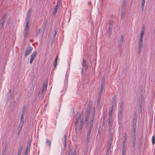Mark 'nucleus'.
<instances>
[{
  "label": "nucleus",
  "instance_id": "obj_23",
  "mask_svg": "<svg viewBox=\"0 0 155 155\" xmlns=\"http://www.w3.org/2000/svg\"><path fill=\"white\" fill-rule=\"evenodd\" d=\"M61 0H58V1L57 3V5H56L55 7L59 8V7L61 5Z\"/></svg>",
  "mask_w": 155,
  "mask_h": 155
},
{
  "label": "nucleus",
  "instance_id": "obj_2",
  "mask_svg": "<svg viewBox=\"0 0 155 155\" xmlns=\"http://www.w3.org/2000/svg\"><path fill=\"white\" fill-rule=\"evenodd\" d=\"M113 120H108L109 131L110 134V135L113 136V134L114 132L115 126L113 125Z\"/></svg>",
  "mask_w": 155,
  "mask_h": 155
},
{
  "label": "nucleus",
  "instance_id": "obj_48",
  "mask_svg": "<svg viewBox=\"0 0 155 155\" xmlns=\"http://www.w3.org/2000/svg\"><path fill=\"white\" fill-rule=\"evenodd\" d=\"M145 0H142V3L141 4H144L145 3Z\"/></svg>",
  "mask_w": 155,
  "mask_h": 155
},
{
  "label": "nucleus",
  "instance_id": "obj_24",
  "mask_svg": "<svg viewBox=\"0 0 155 155\" xmlns=\"http://www.w3.org/2000/svg\"><path fill=\"white\" fill-rule=\"evenodd\" d=\"M106 117L104 116L103 118V126H104L106 124Z\"/></svg>",
  "mask_w": 155,
  "mask_h": 155
},
{
  "label": "nucleus",
  "instance_id": "obj_64",
  "mask_svg": "<svg viewBox=\"0 0 155 155\" xmlns=\"http://www.w3.org/2000/svg\"><path fill=\"white\" fill-rule=\"evenodd\" d=\"M2 155H5L4 154V153H3V154H2Z\"/></svg>",
  "mask_w": 155,
  "mask_h": 155
},
{
  "label": "nucleus",
  "instance_id": "obj_8",
  "mask_svg": "<svg viewBox=\"0 0 155 155\" xmlns=\"http://www.w3.org/2000/svg\"><path fill=\"white\" fill-rule=\"evenodd\" d=\"M113 22L114 20L113 19H110V20L108 29V32L109 33V34H110V35L111 34Z\"/></svg>",
  "mask_w": 155,
  "mask_h": 155
},
{
  "label": "nucleus",
  "instance_id": "obj_39",
  "mask_svg": "<svg viewBox=\"0 0 155 155\" xmlns=\"http://www.w3.org/2000/svg\"><path fill=\"white\" fill-rule=\"evenodd\" d=\"M24 116H23L21 115L20 123H24V120H23Z\"/></svg>",
  "mask_w": 155,
  "mask_h": 155
},
{
  "label": "nucleus",
  "instance_id": "obj_28",
  "mask_svg": "<svg viewBox=\"0 0 155 155\" xmlns=\"http://www.w3.org/2000/svg\"><path fill=\"white\" fill-rule=\"evenodd\" d=\"M22 146H19L18 150V153H21V151L22 150Z\"/></svg>",
  "mask_w": 155,
  "mask_h": 155
},
{
  "label": "nucleus",
  "instance_id": "obj_4",
  "mask_svg": "<svg viewBox=\"0 0 155 155\" xmlns=\"http://www.w3.org/2000/svg\"><path fill=\"white\" fill-rule=\"evenodd\" d=\"M33 49V48L30 45H28L25 50L24 54L25 56L26 57L31 52Z\"/></svg>",
  "mask_w": 155,
  "mask_h": 155
},
{
  "label": "nucleus",
  "instance_id": "obj_13",
  "mask_svg": "<svg viewBox=\"0 0 155 155\" xmlns=\"http://www.w3.org/2000/svg\"><path fill=\"white\" fill-rule=\"evenodd\" d=\"M23 124L24 123H20L18 129V135L19 134L22 130V126L23 125Z\"/></svg>",
  "mask_w": 155,
  "mask_h": 155
},
{
  "label": "nucleus",
  "instance_id": "obj_57",
  "mask_svg": "<svg viewBox=\"0 0 155 155\" xmlns=\"http://www.w3.org/2000/svg\"><path fill=\"white\" fill-rule=\"evenodd\" d=\"M25 108H26L25 107H24L23 108V109H22V111H23L25 112Z\"/></svg>",
  "mask_w": 155,
  "mask_h": 155
},
{
  "label": "nucleus",
  "instance_id": "obj_36",
  "mask_svg": "<svg viewBox=\"0 0 155 155\" xmlns=\"http://www.w3.org/2000/svg\"><path fill=\"white\" fill-rule=\"evenodd\" d=\"M145 29L144 27L143 28L142 30L141 31V34L140 35L144 36V33Z\"/></svg>",
  "mask_w": 155,
  "mask_h": 155
},
{
  "label": "nucleus",
  "instance_id": "obj_49",
  "mask_svg": "<svg viewBox=\"0 0 155 155\" xmlns=\"http://www.w3.org/2000/svg\"><path fill=\"white\" fill-rule=\"evenodd\" d=\"M25 115V112L24 111H22L21 113V115L24 116Z\"/></svg>",
  "mask_w": 155,
  "mask_h": 155
},
{
  "label": "nucleus",
  "instance_id": "obj_60",
  "mask_svg": "<svg viewBox=\"0 0 155 155\" xmlns=\"http://www.w3.org/2000/svg\"><path fill=\"white\" fill-rule=\"evenodd\" d=\"M111 18H113V17H114V15H112V14L111 15Z\"/></svg>",
  "mask_w": 155,
  "mask_h": 155
},
{
  "label": "nucleus",
  "instance_id": "obj_63",
  "mask_svg": "<svg viewBox=\"0 0 155 155\" xmlns=\"http://www.w3.org/2000/svg\"><path fill=\"white\" fill-rule=\"evenodd\" d=\"M123 18V17H122V16H121V18Z\"/></svg>",
  "mask_w": 155,
  "mask_h": 155
},
{
  "label": "nucleus",
  "instance_id": "obj_45",
  "mask_svg": "<svg viewBox=\"0 0 155 155\" xmlns=\"http://www.w3.org/2000/svg\"><path fill=\"white\" fill-rule=\"evenodd\" d=\"M144 4H141V10L143 11L144 8Z\"/></svg>",
  "mask_w": 155,
  "mask_h": 155
},
{
  "label": "nucleus",
  "instance_id": "obj_43",
  "mask_svg": "<svg viewBox=\"0 0 155 155\" xmlns=\"http://www.w3.org/2000/svg\"><path fill=\"white\" fill-rule=\"evenodd\" d=\"M47 86V84L46 83H44L43 84V87L46 88Z\"/></svg>",
  "mask_w": 155,
  "mask_h": 155
},
{
  "label": "nucleus",
  "instance_id": "obj_44",
  "mask_svg": "<svg viewBox=\"0 0 155 155\" xmlns=\"http://www.w3.org/2000/svg\"><path fill=\"white\" fill-rule=\"evenodd\" d=\"M136 136H132V141H136Z\"/></svg>",
  "mask_w": 155,
  "mask_h": 155
},
{
  "label": "nucleus",
  "instance_id": "obj_6",
  "mask_svg": "<svg viewBox=\"0 0 155 155\" xmlns=\"http://www.w3.org/2000/svg\"><path fill=\"white\" fill-rule=\"evenodd\" d=\"M31 9H29L28 12L27 14H26V18L25 19V21H26V24H29L30 18L31 17Z\"/></svg>",
  "mask_w": 155,
  "mask_h": 155
},
{
  "label": "nucleus",
  "instance_id": "obj_52",
  "mask_svg": "<svg viewBox=\"0 0 155 155\" xmlns=\"http://www.w3.org/2000/svg\"><path fill=\"white\" fill-rule=\"evenodd\" d=\"M120 107H122L123 108V101H121V102Z\"/></svg>",
  "mask_w": 155,
  "mask_h": 155
},
{
  "label": "nucleus",
  "instance_id": "obj_26",
  "mask_svg": "<svg viewBox=\"0 0 155 155\" xmlns=\"http://www.w3.org/2000/svg\"><path fill=\"white\" fill-rule=\"evenodd\" d=\"M58 7H55V8L54 9V11L53 12V15H55L57 13V11L58 9Z\"/></svg>",
  "mask_w": 155,
  "mask_h": 155
},
{
  "label": "nucleus",
  "instance_id": "obj_61",
  "mask_svg": "<svg viewBox=\"0 0 155 155\" xmlns=\"http://www.w3.org/2000/svg\"><path fill=\"white\" fill-rule=\"evenodd\" d=\"M20 154H21L20 153H19L18 152V154H17V155H20Z\"/></svg>",
  "mask_w": 155,
  "mask_h": 155
},
{
  "label": "nucleus",
  "instance_id": "obj_62",
  "mask_svg": "<svg viewBox=\"0 0 155 155\" xmlns=\"http://www.w3.org/2000/svg\"><path fill=\"white\" fill-rule=\"evenodd\" d=\"M91 4V2H89V3H88V4L89 5H90Z\"/></svg>",
  "mask_w": 155,
  "mask_h": 155
},
{
  "label": "nucleus",
  "instance_id": "obj_40",
  "mask_svg": "<svg viewBox=\"0 0 155 155\" xmlns=\"http://www.w3.org/2000/svg\"><path fill=\"white\" fill-rule=\"evenodd\" d=\"M143 36L140 35L139 41L143 42Z\"/></svg>",
  "mask_w": 155,
  "mask_h": 155
},
{
  "label": "nucleus",
  "instance_id": "obj_59",
  "mask_svg": "<svg viewBox=\"0 0 155 155\" xmlns=\"http://www.w3.org/2000/svg\"><path fill=\"white\" fill-rule=\"evenodd\" d=\"M136 136L135 132V133L134 132L132 136Z\"/></svg>",
  "mask_w": 155,
  "mask_h": 155
},
{
  "label": "nucleus",
  "instance_id": "obj_53",
  "mask_svg": "<svg viewBox=\"0 0 155 155\" xmlns=\"http://www.w3.org/2000/svg\"><path fill=\"white\" fill-rule=\"evenodd\" d=\"M126 151H122V155H125V152H126Z\"/></svg>",
  "mask_w": 155,
  "mask_h": 155
},
{
  "label": "nucleus",
  "instance_id": "obj_27",
  "mask_svg": "<svg viewBox=\"0 0 155 155\" xmlns=\"http://www.w3.org/2000/svg\"><path fill=\"white\" fill-rule=\"evenodd\" d=\"M126 3L125 2V0H124V1L123 2V5L122 6V9L123 10H125L126 8Z\"/></svg>",
  "mask_w": 155,
  "mask_h": 155
},
{
  "label": "nucleus",
  "instance_id": "obj_50",
  "mask_svg": "<svg viewBox=\"0 0 155 155\" xmlns=\"http://www.w3.org/2000/svg\"><path fill=\"white\" fill-rule=\"evenodd\" d=\"M127 143H123L122 147H127Z\"/></svg>",
  "mask_w": 155,
  "mask_h": 155
},
{
  "label": "nucleus",
  "instance_id": "obj_54",
  "mask_svg": "<svg viewBox=\"0 0 155 155\" xmlns=\"http://www.w3.org/2000/svg\"><path fill=\"white\" fill-rule=\"evenodd\" d=\"M64 138L65 143H66V137L65 135L64 136Z\"/></svg>",
  "mask_w": 155,
  "mask_h": 155
},
{
  "label": "nucleus",
  "instance_id": "obj_14",
  "mask_svg": "<svg viewBox=\"0 0 155 155\" xmlns=\"http://www.w3.org/2000/svg\"><path fill=\"white\" fill-rule=\"evenodd\" d=\"M127 134L126 133H124L123 136V143H127Z\"/></svg>",
  "mask_w": 155,
  "mask_h": 155
},
{
  "label": "nucleus",
  "instance_id": "obj_1",
  "mask_svg": "<svg viewBox=\"0 0 155 155\" xmlns=\"http://www.w3.org/2000/svg\"><path fill=\"white\" fill-rule=\"evenodd\" d=\"M75 122L74 125L75 127V132L77 134L78 131H81L84 124V117H81L79 114L77 113L75 116Z\"/></svg>",
  "mask_w": 155,
  "mask_h": 155
},
{
  "label": "nucleus",
  "instance_id": "obj_33",
  "mask_svg": "<svg viewBox=\"0 0 155 155\" xmlns=\"http://www.w3.org/2000/svg\"><path fill=\"white\" fill-rule=\"evenodd\" d=\"M152 142L153 145L155 142V138L154 137V136H153V137H152Z\"/></svg>",
  "mask_w": 155,
  "mask_h": 155
},
{
  "label": "nucleus",
  "instance_id": "obj_37",
  "mask_svg": "<svg viewBox=\"0 0 155 155\" xmlns=\"http://www.w3.org/2000/svg\"><path fill=\"white\" fill-rule=\"evenodd\" d=\"M31 144V141H30V140H28L27 147H30Z\"/></svg>",
  "mask_w": 155,
  "mask_h": 155
},
{
  "label": "nucleus",
  "instance_id": "obj_51",
  "mask_svg": "<svg viewBox=\"0 0 155 155\" xmlns=\"http://www.w3.org/2000/svg\"><path fill=\"white\" fill-rule=\"evenodd\" d=\"M86 63V61L84 58H83L82 63Z\"/></svg>",
  "mask_w": 155,
  "mask_h": 155
},
{
  "label": "nucleus",
  "instance_id": "obj_17",
  "mask_svg": "<svg viewBox=\"0 0 155 155\" xmlns=\"http://www.w3.org/2000/svg\"><path fill=\"white\" fill-rule=\"evenodd\" d=\"M6 14H4L0 22V23L3 25L4 22L6 18Z\"/></svg>",
  "mask_w": 155,
  "mask_h": 155
},
{
  "label": "nucleus",
  "instance_id": "obj_41",
  "mask_svg": "<svg viewBox=\"0 0 155 155\" xmlns=\"http://www.w3.org/2000/svg\"><path fill=\"white\" fill-rule=\"evenodd\" d=\"M126 147H122V151H127Z\"/></svg>",
  "mask_w": 155,
  "mask_h": 155
},
{
  "label": "nucleus",
  "instance_id": "obj_46",
  "mask_svg": "<svg viewBox=\"0 0 155 155\" xmlns=\"http://www.w3.org/2000/svg\"><path fill=\"white\" fill-rule=\"evenodd\" d=\"M115 95H114V97L112 98L113 102V103H115Z\"/></svg>",
  "mask_w": 155,
  "mask_h": 155
},
{
  "label": "nucleus",
  "instance_id": "obj_31",
  "mask_svg": "<svg viewBox=\"0 0 155 155\" xmlns=\"http://www.w3.org/2000/svg\"><path fill=\"white\" fill-rule=\"evenodd\" d=\"M46 91V88H45L42 87V92H41V94L42 95V96H43L44 94H43L44 92Z\"/></svg>",
  "mask_w": 155,
  "mask_h": 155
},
{
  "label": "nucleus",
  "instance_id": "obj_12",
  "mask_svg": "<svg viewBox=\"0 0 155 155\" xmlns=\"http://www.w3.org/2000/svg\"><path fill=\"white\" fill-rule=\"evenodd\" d=\"M123 110V108L122 107H120L118 112V119H119L121 118L122 116V111Z\"/></svg>",
  "mask_w": 155,
  "mask_h": 155
},
{
  "label": "nucleus",
  "instance_id": "obj_29",
  "mask_svg": "<svg viewBox=\"0 0 155 155\" xmlns=\"http://www.w3.org/2000/svg\"><path fill=\"white\" fill-rule=\"evenodd\" d=\"M95 113V110H94L93 114H92V118H91V120H92L93 121V120H94V119Z\"/></svg>",
  "mask_w": 155,
  "mask_h": 155
},
{
  "label": "nucleus",
  "instance_id": "obj_22",
  "mask_svg": "<svg viewBox=\"0 0 155 155\" xmlns=\"http://www.w3.org/2000/svg\"><path fill=\"white\" fill-rule=\"evenodd\" d=\"M105 78L104 76L102 79L101 85L104 86L105 85Z\"/></svg>",
  "mask_w": 155,
  "mask_h": 155
},
{
  "label": "nucleus",
  "instance_id": "obj_34",
  "mask_svg": "<svg viewBox=\"0 0 155 155\" xmlns=\"http://www.w3.org/2000/svg\"><path fill=\"white\" fill-rule=\"evenodd\" d=\"M90 137H89V136H87L86 140V141L87 142V143H88L89 142L90 140Z\"/></svg>",
  "mask_w": 155,
  "mask_h": 155
},
{
  "label": "nucleus",
  "instance_id": "obj_35",
  "mask_svg": "<svg viewBox=\"0 0 155 155\" xmlns=\"http://www.w3.org/2000/svg\"><path fill=\"white\" fill-rule=\"evenodd\" d=\"M138 47L140 48L143 47V42H138Z\"/></svg>",
  "mask_w": 155,
  "mask_h": 155
},
{
  "label": "nucleus",
  "instance_id": "obj_16",
  "mask_svg": "<svg viewBox=\"0 0 155 155\" xmlns=\"http://www.w3.org/2000/svg\"><path fill=\"white\" fill-rule=\"evenodd\" d=\"M82 66L83 68L82 69V72L83 71V68L85 69V70H86L88 68L86 63H82Z\"/></svg>",
  "mask_w": 155,
  "mask_h": 155
},
{
  "label": "nucleus",
  "instance_id": "obj_3",
  "mask_svg": "<svg viewBox=\"0 0 155 155\" xmlns=\"http://www.w3.org/2000/svg\"><path fill=\"white\" fill-rule=\"evenodd\" d=\"M112 135H110L109 143L107 148V154H109L111 153V144L112 143L113 138Z\"/></svg>",
  "mask_w": 155,
  "mask_h": 155
},
{
  "label": "nucleus",
  "instance_id": "obj_56",
  "mask_svg": "<svg viewBox=\"0 0 155 155\" xmlns=\"http://www.w3.org/2000/svg\"><path fill=\"white\" fill-rule=\"evenodd\" d=\"M3 25L0 23V29L2 28Z\"/></svg>",
  "mask_w": 155,
  "mask_h": 155
},
{
  "label": "nucleus",
  "instance_id": "obj_19",
  "mask_svg": "<svg viewBox=\"0 0 155 155\" xmlns=\"http://www.w3.org/2000/svg\"><path fill=\"white\" fill-rule=\"evenodd\" d=\"M58 56L57 55L55 59L54 60V68L55 69L56 68L57 65V61Z\"/></svg>",
  "mask_w": 155,
  "mask_h": 155
},
{
  "label": "nucleus",
  "instance_id": "obj_10",
  "mask_svg": "<svg viewBox=\"0 0 155 155\" xmlns=\"http://www.w3.org/2000/svg\"><path fill=\"white\" fill-rule=\"evenodd\" d=\"M113 106H112V108L110 110L108 116V120H112L113 119Z\"/></svg>",
  "mask_w": 155,
  "mask_h": 155
},
{
  "label": "nucleus",
  "instance_id": "obj_5",
  "mask_svg": "<svg viewBox=\"0 0 155 155\" xmlns=\"http://www.w3.org/2000/svg\"><path fill=\"white\" fill-rule=\"evenodd\" d=\"M91 109V107L90 106H89V105H88L85 116V122H87L88 120L89 116L90 113Z\"/></svg>",
  "mask_w": 155,
  "mask_h": 155
},
{
  "label": "nucleus",
  "instance_id": "obj_7",
  "mask_svg": "<svg viewBox=\"0 0 155 155\" xmlns=\"http://www.w3.org/2000/svg\"><path fill=\"white\" fill-rule=\"evenodd\" d=\"M29 31V24H26L25 28L24 30L23 34L24 37H26L28 34Z\"/></svg>",
  "mask_w": 155,
  "mask_h": 155
},
{
  "label": "nucleus",
  "instance_id": "obj_18",
  "mask_svg": "<svg viewBox=\"0 0 155 155\" xmlns=\"http://www.w3.org/2000/svg\"><path fill=\"white\" fill-rule=\"evenodd\" d=\"M46 143L47 144H48L49 147H51V141L48 138L46 139Z\"/></svg>",
  "mask_w": 155,
  "mask_h": 155
},
{
  "label": "nucleus",
  "instance_id": "obj_32",
  "mask_svg": "<svg viewBox=\"0 0 155 155\" xmlns=\"http://www.w3.org/2000/svg\"><path fill=\"white\" fill-rule=\"evenodd\" d=\"M123 41H124V37L122 35L120 41L119 42V44L121 45L123 42Z\"/></svg>",
  "mask_w": 155,
  "mask_h": 155
},
{
  "label": "nucleus",
  "instance_id": "obj_20",
  "mask_svg": "<svg viewBox=\"0 0 155 155\" xmlns=\"http://www.w3.org/2000/svg\"><path fill=\"white\" fill-rule=\"evenodd\" d=\"M11 90H10L8 92L7 94V99L8 100H9L11 97Z\"/></svg>",
  "mask_w": 155,
  "mask_h": 155
},
{
  "label": "nucleus",
  "instance_id": "obj_15",
  "mask_svg": "<svg viewBox=\"0 0 155 155\" xmlns=\"http://www.w3.org/2000/svg\"><path fill=\"white\" fill-rule=\"evenodd\" d=\"M57 32L56 30L55 29L54 30V34L53 38H52V40L51 41V42L52 43H54L55 42V37L57 35Z\"/></svg>",
  "mask_w": 155,
  "mask_h": 155
},
{
  "label": "nucleus",
  "instance_id": "obj_11",
  "mask_svg": "<svg viewBox=\"0 0 155 155\" xmlns=\"http://www.w3.org/2000/svg\"><path fill=\"white\" fill-rule=\"evenodd\" d=\"M137 118H135L133 122V129L134 130V133L135 132V130L136 129V123H137Z\"/></svg>",
  "mask_w": 155,
  "mask_h": 155
},
{
  "label": "nucleus",
  "instance_id": "obj_21",
  "mask_svg": "<svg viewBox=\"0 0 155 155\" xmlns=\"http://www.w3.org/2000/svg\"><path fill=\"white\" fill-rule=\"evenodd\" d=\"M102 93H99L98 97V100H97V103L99 104V102L101 97V94Z\"/></svg>",
  "mask_w": 155,
  "mask_h": 155
},
{
  "label": "nucleus",
  "instance_id": "obj_38",
  "mask_svg": "<svg viewBox=\"0 0 155 155\" xmlns=\"http://www.w3.org/2000/svg\"><path fill=\"white\" fill-rule=\"evenodd\" d=\"M104 86L101 85L100 90L99 93H102L103 91V87Z\"/></svg>",
  "mask_w": 155,
  "mask_h": 155
},
{
  "label": "nucleus",
  "instance_id": "obj_55",
  "mask_svg": "<svg viewBox=\"0 0 155 155\" xmlns=\"http://www.w3.org/2000/svg\"><path fill=\"white\" fill-rule=\"evenodd\" d=\"M91 130L89 129L87 133H91Z\"/></svg>",
  "mask_w": 155,
  "mask_h": 155
},
{
  "label": "nucleus",
  "instance_id": "obj_9",
  "mask_svg": "<svg viewBox=\"0 0 155 155\" xmlns=\"http://www.w3.org/2000/svg\"><path fill=\"white\" fill-rule=\"evenodd\" d=\"M37 52V51H35L32 53L31 55V58L30 61V64H32L35 58Z\"/></svg>",
  "mask_w": 155,
  "mask_h": 155
},
{
  "label": "nucleus",
  "instance_id": "obj_42",
  "mask_svg": "<svg viewBox=\"0 0 155 155\" xmlns=\"http://www.w3.org/2000/svg\"><path fill=\"white\" fill-rule=\"evenodd\" d=\"M142 48H140L138 47V52L139 53H141V50Z\"/></svg>",
  "mask_w": 155,
  "mask_h": 155
},
{
  "label": "nucleus",
  "instance_id": "obj_30",
  "mask_svg": "<svg viewBox=\"0 0 155 155\" xmlns=\"http://www.w3.org/2000/svg\"><path fill=\"white\" fill-rule=\"evenodd\" d=\"M29 150H30V147H27L26 148L25 150V155H27V153L29 151Z\"/></svg>",
  "mask_w": 155,
  "mask_h": 155
},
{
  "label": "nucleus",
  "instance_id": "obj_47",
  "mask_svg": "<svg viewBox=\"0 0 155 155\" xmlns=\"http://www.w3.org/2000/svg\"><path fill=\"white\" fill-rule=\"evenodd\" d=\"M133 141L132 146H133V147H134V146H135L136 141Z\"/></svg>",
  "mask_w": 155,
  "mask_h": 155
},
{
  "label": "nucleus",
  "instance_id": "obj_58",
  "mask_svg": "<svg viewBox=\"0 0 155 155\" xmlns=\"http://www.w3.org/2000/svg\"><path fill=\"white\" fill-rule=\"evenodd\" d=\"M91 133H87V136H89V137H91Z\"/></svg>",
  "mask_w": 155,
  "mask_h": 155
},
{
  "label": "nucleus",
  "instance_id": "obj_25",
  "mask_svg": "<svg viewBox=\"0 0 155 155\" xmlns=\"http://www.w3.org/2000/svg\"><path fill=\"white\" fill-rule=\"evenodd\" d=\"M93 121L92 120H91L90 121V126L89 127V129L92 130L93 126Z\"/></svg>",
  "mask_w": 155,
  "mask_h": 155
}]
</instances>
